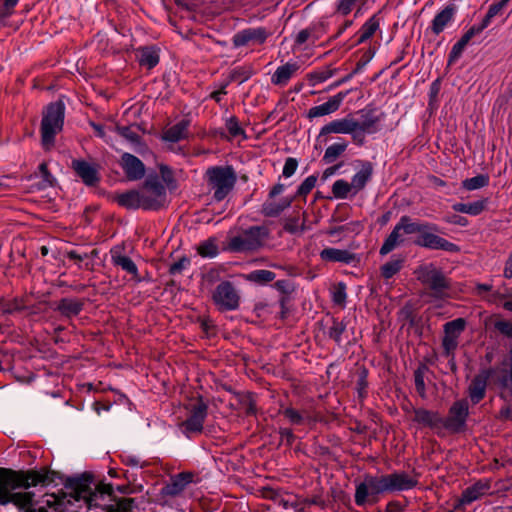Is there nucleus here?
<instances>
[{"label":"nucleus","mask_w":512,"mask_h":512,"mask_svg":"<svg viewBox=\"0 0 512 512\" xmlns=\"http://www.w3.org/2000/svg\"><path fill=\"white\" fill-rule=\"evenodd\" d=\"M495 328L504 336L512 339V323L507 320H499L495 322Z\"/></svg>","instance_id":"62"},{"label":"nucleus","mask_w":512,"mask_h":512,"mask_svg":"<svg viewBox=\"0 0 512 512\" xmlns=\"http://www.w3.org/2000/svg\"><path fill=\"white\" fill-rule=\"evenodd\" d=\"M489 184V177L487 175L479 174L472 178L465 179L462 182L463 188L468 191L477 190L483 188Z\"/></svg>","instance_id":"44"},{"label":"nucleus","mask_w":512,"mask_h":512,"mask_svg":"<svg viewBox=\"0 0 512 512\" xmlns=\"http://www.w3.org/2000/svg\"><path fill=\"white\" fill-rule=\"evenodd\" d=\"M457 8L454 4L447 5L439 11L431 21L430 29L433 34L439 35L450 25L455 18Z\"/></svg>","instance_id":"22"},{"label":"nucleus","mask_w":512,"mask_h":512,"mask_svg":"<svg viewBox=\"0 0 512 512\" xmlns=\"http://www.w3.org/2000/svg\"><path fill=\"white\" fill-rule=\"evenodd\" d=\"M120 165L130 181L140 180L145 175V165L143 162L130 153H124L121 156Z\"/></svg>","instance_id":"20"},{"label":"nucleus","mask_w":512,"mask_h":512,"mask_svg":"<svg viewBox=\"0 0 512 512\" xmlns=\"http://www.w3.org/2000/svg\"><path fill=\"white\" fill-rule=\"evenodd\" d=\"M292 203L291 199H283L279 203L274 201H266L262 205V214L266 217H276L287 209Z\"/></svg>","instance_id":"35"},{"label":"nucleus","mask_w":512,"mask_h":512,"mask_svg":"<svg viewBox=\"0 0 512 512\" xmlns=\"http://www.w3.org/2000/svg\"><path fill=\"white\" fill-rule=\"evenodd\" d=\"M509 1L510 0H500L499 2L492 4L481 22L482 27L486 29L490 25L491 20L501 13Z\"/></svg>","instance_id":"45"},{"label":"nucleus","mask_w":512,"mask_h":512,"mask_svg":"<svg viewBox=\"0 0 512 512\" xmlns=\"http://www.w3.org/2000/svg\"><path fill=\"white\" fill-rule=\"evenodd\" d=\"M348 147V142L345 140H341L339 142H336L329 147H327L324 156L323 161L326 164L334 162L340 155H342Z\"/></svg>","instance_id":"39"},{"label":"nucleus","mask_w":512,"mask_h":512,"mask_svg":"<svg viewBox=\"0 0 512 512\" xmlns=\"http://www.w3.org/2000/svg\"><path fill=\"white\" fill-rule=\"evenodd\" d=\"M336 72V69L325 68L322 70H317L308 75V78L312 85H316L326 81L331 78Z\"/></svg>","instance_id":"48"},{"label":"nucleus","mask_w":512,"mask_h":512,"mask_svg":"<svg viewBox=\"0 0 512 512\" xmlns=\"http://www.w3.org/2000/svg\"><path fill=\"white\" fill-rule=\"evenodd\" d=\"M417 279L430 290V295L436 299H443L448 296L451 288L450 280L444 275L441 269L434 264L420 266L416 270Z\"/></svg>","instance_id":"5"},{"label":"nucleus","mask_w":512,"mask_h":512,"mask_svg":"<svg viewBox=\"0 0 512 512\" xmlns=\"http://www.w3.org/2000/svg\"><path fill=\"white\" fill-rule=\"evenodd\" d=\"M226 128L232 137L244 135V130L240 127L236 117H230L226 121Z\"/></svg>","instance_id":"55"},{"label":"nucleus","mask_w":512,"mask_h":512,"mask_svg":"<svg viewBox=\"0 0 512 512\" xmlns=\"http://www.w3.org/2000/svg\"><path fill=\"white\" fill-rule=\"evenodd\" d=\"M50 481L47 472L29 471L27 473H8L0 477V504L13 503L26 512H47L45 505L55 511H61V504L54 494H44L36 499L35 494L19 488H29Z\"/></svg>","instance_id":"1"},{"label":"nucleus","mask_w":512,"mask_h":512,"mask_svg":"<svg viewBox=\"0 0 512 512\" xmlns=\"http://www.w3.org/2000/svg\"><path fill=\"white\" fill-rule=\"evenodd\" d=\"M437 230L438 228L436 225L428 223L426 229H424L425 232L418 235L414 243L417 246L427 249L458 252L459 247L456 244L434 233Z\"/></svg>","instance_id":"11"},{"label":"nucleus","mask_w":512,"mask_h":512,"mask_svg":"<svg viewBox=\"0 0 512 512\" xmlns=\"http://www.w3.org/2000/svg\"><path fill=\"white\" fill-rule=\"evenodd\" d=\"M197 251L202 257L212 258L218 254V246L214 239H208L199 244Z\"/></svg>","instance_id":"46"},{"label":"nucleus","mask_w":512,"mask_h":512,"mask_svg":"<svg viewBox=\"0 0 512 512\" xmlns=\"http://www.w3.org/2000/svg\"><path fill=\"white\" fill-rule=\"evenodd\" d=\"M352 134L353 140L357 144H363L364 136L356 133L355 116L352 114L347 115L344 118L336 119L330 123L324 125L318 135V139L328 134Z\"/></svg>","instance_id":"12"},{"label":"nucleus","mask_w":512,"mask_h":512,"mask_svg":"<svg viewBox=\"0 0 512 512\" xmlns=\"http://www.w3.org/2000/svg\"><path fill=\"white\" fill-rule=\"evenodd\" d=\"M212 300L221 312L236 310L239 307L240 297L229 281L218 284L212 294Z\"/></svg>","instance_id":"10"},{"label":"nucleus","mask_w":512,"mask_h":512,"mask_svg":"<svg viewBox=\"0 0 512 512\" xmlns=\"http://www.w3.org/2000/svg\"><path fill=\"white\" fill-rule=\"evenodd\" d=\"M466 46H467L466 44H464L463 42H461L460 40H458V41L453 45V47H452V49H451V51H450V53H449L448 63H449V64H452V63H454L456 60H458V59L461 57V55H462V53H463V51H464V49H465V47H466Z\"/></svg>","instance_id":"57"},{"label":"nucleus","mask_w":512,"mask_h":512,"mask_svg":"<svg viewBox=\"0 0 512 512\" xmlns=\"http://www.w3.org/2000/svg\"><path fill=\"white\" fill-rule=\"evenodd\" d=\"M320 258L327 262H340L350 264L355 261L356 256L354 253L337 248H325L320 252Z\"/></svg>","instance_id":"24"},{"label":"nucleus","mask_w":512,"mask_h":512,"mask_svg":"<svg viewBox=\"0 0 512 512\" xmlns=\"http://www.w3.org/2000/svg\"><path fill=\"white\" fill-rule=\"evenodd\" d=\"M383 21V17L381 15V11H378L373 16H371L360 28L358 34L359 38L357 40L358 44L364 43L369 40L375 32L380 28V24Z\"/></svg>","instance_id":"26"},{"label":"nucleus","mask_w":512,"mask_h":512,"mask_svg":"<svg viewBox=\"0 0 512 512\" xmlns=\"http://www.w3.org/2000/svg\"><path fill=\"white\" fill-rule=\"evenodd\" d=\"M71 167L86 185L94 186L96 184V168L93 163L84 159H73Z\"/></svg>","instance_id":"23"},{"label":"nucleus","mask_w":512,"mask_h":512,"mask_svg":"<svg viewBox=\"0 0 512 512\" xmlns=\"http://www.w3.org/2000/svg\"><path fill=\"white\" fill-rule=\"evenodd\" d=\"M465 326H466L465 319L457 318V319L447 322L444 325V333L446 336L458 339L460 334L464 331Z\"/></svg>","instance_id":"42"},{"label":"nucleus","mask_w":512,"mask_h":512,"mask_svg":"<svg viewBox=\"0 0 512 512\" xmlns=\"http://www.w3.org/2000/svg\"><path fill=\"white\" fill-rule=\"evenodd\" d=\"M346 95L347 92H339L338 94L330 97L327 102L318 106L311 107L307 112V118L313 119L336 112L340 108Z\"/></svg>","instance_id":"21"},{"label":"nucleus","mask_w":512,"mask_h":512,"mask_svg":"<svg viewBox=\"0 0 512 512\" xmlns=\"http://www.w3.org/2000/svg\"><path fill=\"white\" fill-rule=\"evenodd\" d=\"M275 277L276 275L274 272L270 270L260 269L254 270L247 274L246 279L250 282L263 285L272 282L275 279Z\"/></svg>","instance_id":"41"},{"label":"nucleus","mask_w":512,"mask_h":512,"mask_svg":"<svg viewBox=\"0 0 512 512\" xmlns=\"http://www.w3.org/2000/svg\"><path fill=\"white\" fill-rule=\"evenodd\" d=\"M272 35L266 27H249L235 33L232 37V44L235 48L262 45Z\"/></svg>","instance_id":"13"},{"label":"nucleus","mask_w":512,"mask_h":512,"mask_svg":"<svg viewBox=\"0 0 512 512\" xmlns=\"http://www.w3.org/2000/svg\"><path fill=\"white\" fill-rule=\"evenodd\" d=\"M39 173L42 177V188L53 186L55 182V178L53 175L48 171V167L46 163H41L39 165Z\"/></svg>","instance_id":"54"},{"label":"nucleus","mask_w":512,"mask_h":512,"mask_svg":"<svg viewBox=\"0 0 512 512\" xmlns=\"http://www.w3.org/2000/svg\"><path fill=\"white\" fill-rule=\"evenodd\" d=\"M469 416V403L466 399L455 401L449 408L445 418L442 417V429L450 433L465 431L466 422Z\"/></svg>","instance_id":"9"},{"label":"nucleus","mask_w":512,"mask_h":512,"mask_svg":"<svg viewBox=\"0 0 512 512\" xmlns=\"http://www.w3.org/2000/svg\"><path fill=\"white\" fill-rule=\"evenodd\" d=\"M368 0H338L336 4V12L342 16H347L356 8L355 16L357 17L361 8L367 3Z\"/></svg>","instance_id":"36"},{"label":"nucleus","mask_w":512,"mask_h":512,"mask_svg":"<svg viewBox=\"0 0 512 512\" xmlns=\"http://www.w3.org/2000/svg\"><path fill=\"white\" fill-rule=\"evenodd\" d=\"M140 198L144 210H159L165 206L167 201L166 189L157 176H150L146 179L140 190Z\"/></svg>","instance_id":"7"},{"label":"nucleus","mask_w":512,"mask_h":512,"mask_svg":"<svg viewBox=\"0 0 512 512\" xmlns=\"http://www.w3.org/2000/svg\"><path fill=\"white\" fill-rule=\"evenodd\" d=\"M386 492L405 491L414 488L418 480L405 472H395L383 475Z\"/></svg>","instance_id":"17"},{"label":"nucleus","mask_w":512,"mask_h":512,"mask_svg":"<svg viewBox=\"0 0 512 512\" xmlns=\"http://www.w3.org/2000/svg\"><path fill=\"white\" fill-rule=\"evenodd\" d=\"M355 117L356 133L364 136L365 133L373 134L379 131V123L383 118V114H378L374 108H364L357 112Z\"/></svg>","instance_id":"14"},{"label":"nucleus","mask_w":512,"mask_h":512,"mask_svg":"<svg viewBox=\"0 0 512 512\" xmlns=\"http://www.w3.org/2000/svg\"><path fill=\"white\" fill-rule=\"evenodd\" d=\"M489 488V484L483 482H477L473 486L466 488L463 491L461 498L459 499L460 505L464 506L471 504L472 502L479 499L481 496L485 495L488 492Z\"/></svg>","instance_id":"28"},{"label":"nucleus","mask_w":512,"mask_h":512,"mask_svg":"<svg viewBox=\"0 0 512 512\" xmlns=\"http://www.w3.org/2000/svg\"><path fill=\"white\" fill-rule=\"evenodd\" d=\"M316 182H317V176H315V175L308 176L298 187L296 195L297 196H306L315 187Z\"/></svg>","instance_id":"52"},{"label":"nucleus","mask_w":512,"mask_h":512,"mask_svg":"<svg viewBox=\"0 0 512 512\" xmlns=\"http://www.w3.org/2000/svg\"><path fill=\"white\" fill-rule=\"evenodd\" d=\"M386 492L384 476L366 474L362 482L356 485L354 501L357 506L375 504L379 495Z\"/></svg>","instance_id":"6"},{"label":"nucleus","mask_w":512,"mask_h":512,"mask_svg":"<svg viewBox=\"0 0 512 512\" xmlns=\"http://www.w3.org/2000/svg\"><path fill=\"white\" fill-rule=\"evenodd\" d=\"M298 167V161L295 158L289 157L286 159L282 174L284 177H291Z\"/></svg>","instance_id":"63"},{"label":"nucleus","mask_w":512,"mask_h":512,"mask_svg":"<svg viewBox=\"0 0 512 512\" xmlns=\"http://www.w3.org/2000/svg\"><path fill=\"white\" fill-rule=\"evenodd\" d=\"M93 477L91 475H83L71 479L67 489L70 490L69 494L75 501H84L89 507L92 502V493L90 485Z\"/></svg>","instance_id":"15"},{"label":"nucleus","mask_w":512,"mask_h":512,"mask_svg":"<svg viewBox=\"0 0 512 512\" xmlns=\"http://www.w3.org/2000/svg\"><path fill=\"white\" fill-rule=\"evenodd\" d=\"M115 199L119 205L128 209L142 208L140 191L130 190L117 195Z\"/></svg>","instance_id":"32"},{"label":"nucleus","mask_w":512,"mask_h":512,"mask_svg":"<svg viewBox=\"0 0 512 512\" xmlns=\"http://www.w3.org/2000/svg\"><path fill=\"white\" fill-rule=\"evenodd\" d=\"M195 474L193 472L185 471L178 473L170 478L162 489L161 494L164 496L175 497L182 493L188 484L194 481Z\"/></svg>","instance_id":"19"},{"label":"nucleus","mask_w":512,"mask_h":512,"mask_svg":"<svg viewBox=\"0 0 512 512\" xmlns=\"http://www.w3.org/2000/svg\"><path fill=\"white\" fill-rule=\"evenodd\" d=\"M332 193L337 199H346L350 194L354 196L350 183L344 179H339L333 183Z\"/></svg>","instance_id":"43"},{"label":"nucleus","mask_w":512,"mask_h":512,"mask_svg":"<svg viewBox=\"0 0 512 512\" xmlns=\"http://www.w3.org/2000/svg\"><path fill=\"white\" fill-rule=\"evenodd\" d=\"M315 31V27H309L299 31V33L296 35L295 43L297 45H302L310 39H312V41L315 42L319 38L317 35H315Z\"/></svg>","instance_id":"50"},{"label":"nucleus","mask_w":512,"mask_h":512,"mask_svg":"<svg viewBox=\"0 0 512 512\" xmlns=\"http://www.w3.org/2000/svg\"><path fill=\"white\" fill-rule=\"evenodd\" d=\"M332 300L337 305H344L346 301V286L343 283H339L334 289Z\"/></svg>","instance_id":"56"},{"label":"nucleus","mask_w":512,"mask_h":512,"mask_svg":"<svg viewBox=\"0 0 512 512\" xmlns=\"http://www.w3.org/2000/svg\"><path fill=\"white\" fill-rule=\"evenodd\" d=\"M404 242L403 234L397 224L391 231V233L385 239L383 245L380 248L379 253L381 255H387L393 251L396 247Z\"/></svg>","instance_id":"31"},{"label":"nucleus","mask_w":512,"mask_h":512,"mask_svg":"<svg viewBox=\"0 0 512 512\" xmlns=\"http://www.w3.org/2000/svg\"><path fill=\"white\" fill-rule=\"evenodd\" d=\"M113 262L115 265L121 267L124 271L130 274L133 279L140 281L137 266L131 258L124 255L113 256Z\"/></svg>","instance_id":"40"},{"label":"nucleus","mask_w":512,"mask_h":512,"mask_svg":"<svg viewBox=\"0 0 512 512\" xmlns=\"http://www.w3.org/2000/svg\"><path fill=\"white\" fill-rule=\"evenodd\" d=\"M415 380V388L418 394L424 398L426 395L425 382L423 372L420 369H417L414 373Z\"/></svg>","instance_id":"60"},{"label":"nucleus","mask_w":512,"mask_h":512,"mask_svg":"<svg viewBox=\"0 0 512 512\" xmlns=\"http://www.w3.org/2000/svg\"><path fill=\"white\" fill-rule=\"evenodd\" d=\"M205 177L208 189L213 192V198L218 202L228 196L237 181V175L232 166L210 167Z\"/></svg>","instance_id":"4"},{"label":"nucleus","mask_w":512,"mask_h":512,"mask_svg":"<svg viewBox=\"0 0 512 512\" xmlns=\"http://www.w3.org/2000/svg\"><path fill=\"white\" fill-rule=\"evenodd\" d=\"M139 64L147 69L154 68L159 63V53L155 47H143L138 50Z\"/></svg>","instance_id":"30"},{"label":"nucleus","mask_w":512,"mask_h":512,"mask_svg":"<svg viewBox=\"0 0 512 512\" xmlns=\"http://www.w3.org/2000/svg\"><path fill=\"white\" fill-rule=\"evenodd\" d=\"M107 495L111 500L115 501L114 505L108 506L106 512H131L134 504L132 498H119L114 496V487L110 483L104 481H98V496L103 497Z\"/></svg>","instance_id":"16"},{"label":"nucleus","mask_w":512,"mask_h":512,"mask_svg":"<svg viewBox=\"0 0 512 512\" xmlns=\"http://www.w3.org/2000/svg\"><path fill=\"white\" fill-rule=\"evenodd\" d=\"M412 421L420 427H427L435 431L442 430V416L437 411L425 408H413Z\"/></svg>","instance_id":"18"},{"label":"nucleus","mask_w":512,"mask_h":512,"mask_svg":"<svg viewBox=\"0 0 512 512\" xmlns=\"http://www.w3.org/2000/svg\"><path fill=\"white\" fill-rule=\"evenodd\" d=\"M59 309L62 313L70 316V315L78 314L81 307L77 302H74V301L68 300V299H64L59 304Z\"/></svg>","instance_id":"53"},{"label":"nucleus","mask_w":512,"mask_h":512,"mask_svg":"<svg viewBox=\"0 0 512 512\" xmlns=\"http://www.w3.org/2000/svg\"><path fill=\"white\" fill-rule=\"evenodd\" d=\"M345 330L346 324L343 321L333 319L332 325L328 329V336L336 343L340 344L342 340V334L345 332Z\"/></svg>","instance_id":"47"},{"label":"nucleus","mask_w":512,"mask_h":512,"mask_svg":"<svg viewBox=\"0 0 512 512\" xmlns=\"http://www.w3.org/2000/svg\"><path fill=\"white\" fill-rule=\"evenodd\" d=\"M271 237L266 225H253L230 231L224 250L230 253L252 254L263 249Z\"/></svg>","instance_id":"2"},{"label":"nucleus","mask_w":512,"mask_h":512,"mask_svg":"<svg viewBox=\"0 0 512 512\" xmlns=\"http://www.w3.org/2000/svg\"><path fill=\"white\" fill-rule=\"evenodd\" d=\"M427 222H412L410 217L402 216L397 223L402 234H415L421 235L427 227Z\"/></svg>","instance_id":"34"},{"label":"nucleus","mask_w":512,"mask_h":512,"mask_svg":"<svg viewBox=\"0 0 512 512\" xmlns=\"http://www.w3.org/2000/svg\"><path fill=\"white\" fill-rule=\"evenodd\" d=\"M251 75L252 73L250 70L245 68H237L229 74L227 83L229 84L231 82H238L239 84H242L243 82L247 81Z\"/></svg>","instance_id":"49"},{"label":"nucleus","mask_w":512,"mask_h":512,"mask_svg":"<svg viewBox=\"0 0 512 512\" xmlns=\"http://www.w3.org/2000/svg\"><path fill=\"white\" fill-rule=\"evenodd\" d=\"M488 205V199H480L472 203H467V214L471 216H478L480 215L484 210H486Z\"/></svg>","instance_id":"51"},{"label":"nucleus","mask_w":512,"mask_h":512,"mask_svg":"<svg viewBox=\"0 0 512 512\" xmlns=\"http://www.w3.org/2000/svg\"><path fill=\"white\" fill-rule=\"evenodd\" d=\"M189 126L190 121L183 119L170 128L166 129L162 138L168 142H178L180 140L186 139L188 137Z\"/></svg>","instance_id":"27"},{"label":"nucleus","mask_w":512,"mask_h":512,"mask_svg":"<svg viewBox=\"0 0 512 512\" xmlns=\"http://www.w3.org/2000/svg\"><path fill=\"white\" fill-rule=\"evenodd\" d=\"M372 174V168L368 165L366 168L361 169L357 172L350 182V186L353 190V195H356L360 192L367 184Z\"/></svg>","instance_id":"37"},{"label":"nucleus","mask_w":512,"mask_h":512,"mask_svg":"<svg viewBox=\"0 0 512 512\" xmlns=\"http://www.w3.org/2000/svg\"><path fill=\"white\" fill-rule=\"evenodd\" d=\"M404 258L397 256L381 266V275L385 279H390L396 275L403 267Z\"/></svg>","instance_id":"38"},{"label":"nucleus","mask_w":512,"mask_h":512,"mask_svg":"<svg viewBox=\"0 0 512 512\" xmlns=\"http://www.w3.org/2000/svg\"><path fill=\"white\" fill-rule=\"evenodd\" d=\"M65 105L61 101L50 103L43 111L41 121V143L45 150H51L55 136L61 132L64 124Z\"/></svg>","instance_id":"3"},{"label":"nucleus","mask_w":512,"mask_h":512,"mask_svg":"<svg viewBox=\"0 0 512 512\" xmlns=\"http://www.w3.org/2000/svg\"><path fill=\"white\" fill-rule=\"evenodd\" d=\"M299 65L296 62H287L279 66L271 77L274 85L285 86L298 71Z\"/></svg>","instance_id":"25"},{"label":"nucleus","mask_w":512,"mask_h":512,"mask_svg":"<svg viewBox=\"0 0 512 512\" xmlns=\"http://www.w3.org/2000/svg\"><path fill=\"white\" fill-rule=\"evenodd\" d=\"M487 379L482 375L473 378L469 385V397L474 404L479 403L486 393Z\"/></svg>","instance_id":"29"},{"label":"nucleus","mask_w":512,"mask_h":512,"mask_svg":"<svg viewBox=\"0 0 512 512\" xmlns=\"http://www.w3.org/2000/svg\"><path fill=\"white\" fill-rule=\"evenodd\" d=\"M458 345V339L444 335L442 340V346L447 356L453 354L454 350Z\"/></svg>","instance_id":"61"},{"label":"nucleus","mask_w":512,"mask_h":512,"mask_svg":"<svg viewBox=\"0 0 512 512\" xmlns=\"http://www.w3.org/2000/svg\"><path fill=\"white\" fill-rule=\"evenodd\" d=\"M187 409L189 415L187 419L181 423L180 427L187 437H191L203 431V425L208 415V404L200 395Z\"/></svg>","instance_id":"8"},{"label":"nucleus","mask_w":512,"mask_h":512,"mask_svg":"<svg viewBox=\"0 0 512 512\" xmlns=\"http://www.w3.org/2000/svg\"><path fill=\"white\" fill-rule=\"evenodd\" d=\"M485 28L482 27L481 23L478 25H473L470 27L459 39L464 44L468 45L470 40L475 36L480 34Z\"/></svg>","instance_id":"58"},{"label":"nucleus","mask_w":512,"mask_h":512,"mask_svg":"<svg viewBox=\"0 0 512 512\" xmlns=\"http://www.w3.org/2000/svg\"><path fill=\"white\" fill-rule=\"evenodd\" d=\"M285 418L289 420L291 424H301L303 422V416L293 408H286L282 411Z\"/></svg>","instance_id":"59"},{"label":"nucleus","mask_w":512,"mask_h":512,"mask_svg":"<svg viewBox=\"0 0 512 512\" xmlns=\"http://www.w3.org/2000/svg\"><path fill=\"white\" fill-rule=\"evenodd\" d=\"M302 219L299 214L290 216L285 219L284 230L290 234H301L307 230L306 227V213L302 214Z\"/></svg>","instance_id":"33"},{"label":"nucleus","mask_w":512,"mask_h":512,"mask_svg":"<svg viewBox=\"0 0 512 512\" xmlns=\"http://www.w3.org/2000/svg\"><path fill=\"white\" fill-rule=\"evenodd\" d=\"M119 132H120L121 136H123L130 142H132V143L139 142L140 136L134 130H132L131 127L123 126V127L119 128Z\"/></svg>","instance_id":"64"}]
</instances>
